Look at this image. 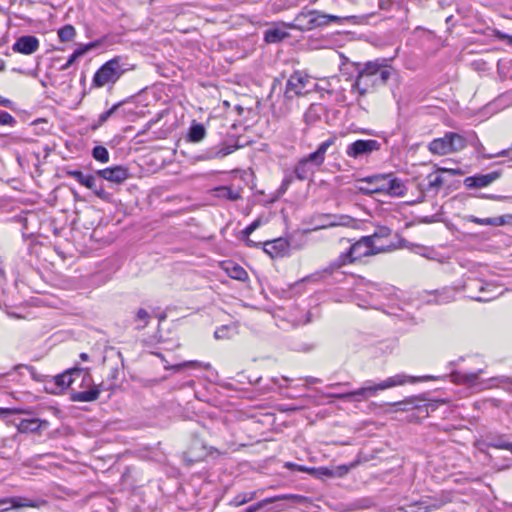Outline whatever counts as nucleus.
Instances as JSON below:
<instances>
[{"instance_id":"5701e85b","label":"nucleus","mask_w":512,"mask_h":512,"mask_svg":"<svg viewBox=\"0 0 512 512\" xmlns=\"http://www.w3.org/2000/svg\"><path fill=\"white\" fill-rule=\"evenodd\" d=\"M98 42H91L84 46H80L77 49L74 50V52L69 56L67 62L63 64L60 68L61 71L67 70L70 66H72L77 59L82 57L84 54H86L88 51H90L93 48H96L98 46Z\"/></svg>"},{"instance_id":"cd10ccee","label":"nucleus","mask_w":512,"mask_h":512,"mask_svg":"<svg viewBox=\"0 0 512 512\" xmlns=\"http://www.w3.org/2000/svg\"><path fill=\"white\" fill-rule=\"evenodd\" d=\"M289 37V33L280 28H271L265 31L264 40L267 43H278Z\"/></svg>"},{"instance_id":"680f3d73","label":"nucleus","mask_w":512,"mask_h":512,"mask_svg":"<svg viewBox=\"0 0 512 512\" xmlns=\"http://www.w3.org/2000/svg\"><path fill=\"white\" fill-rule=\"evenodd\" d=\"M450 172L453 174V175H462V171L460 169H454V170H450Z\"/></svg>"},{"instance_id":"a19ab883","label":"nucleus","mask_w":512,"mask_h":512,"mask_svg":"<svg viewBox=\"0 0 512 512\" xmlns=\"http://www.w3.org/2000/svg\"><path fill=\"white\" fill-rule=\"evenodd\" d=\"M314 19H315L314 28L324 27V26L329 25L328 14H325L318 10H315Z\"/></svg>"},{"instance_id":"393cba45","label":"nucleus","mask_w":512,"mask_h":512,"mask_svg":"<svg viewBox=\"0 0 512 512\" xmlns=\"http://www.w3.org/2000/svg\"><path fill=\"white\" fill-rule=\"evenodd\" d=\"M43 423L47 424L46 421H41L38 418L22 419L17 425V429L20 433L37 432Z\"/></svg>"},{"instance_id":"c03bdc74","label":"nucleus","mask_w":512,"mask_h":512,"mask_svg":"<svg viewBox=\"0 0 512 512\" xmlns=\"http://www.w3.org/2000/svg\"><path fill=\"white\" fill-rule=\"evenodd\" d=\"M284 467L289 469V470L305 472V473H309V474H310V472H314V470L309 468V467H306V466H303V465H298V464H295V463H292V462H286L284 464Z\"/></svg>"},{"instance_id":"6e6d98bb","label":"nucleus","mask_w":512,"mask_h":512,"mask_svg":"<svg viewBox=\"0 0 512 512\" xmlns=\"http://www.w3.org/2000/svg\"><path fill=\"white\" fill-rule=\"evenodd\" d=\"M245 243L248 247H258L260 243L254 242L249 238V236H243Z\"/></svg>"},{"instance_id":"79ce46f5","label":"nucleus","mask_w":512,"mask_h":512,"mask_svg":"<svg viewBox=\"0 0 512 512\" xmlns=\"http://www.w3.org/2000/svg\"><path fill=\"white\" fill-rule=\"evenodd\" d=\"M15 124L16 119L10 113L0 110V125L12 127Z\"/></svg>"},{"instance_id":"09e8293b","label":"nucleus","mask_w":512,"mask_h":512,"mask_svg":"<svg viewBox=\"0 0 512 512\" xmlns=\"http://www.w3.org/2000/svg\"><path fill=\"white\" fill-rule=\"evenodd\" d=\"M118 373H119L118 368L111 369L110 374L108 376V380L111 383L109 384V387L107 389L112 388L115 385V380L118 378Z\"/></svg>"},{"instance_id":"39448f33","label":"nucleus","mask_w":512,"mask_h":512,"mask_svg":"<svg viewBox=\"0 0 512 512\" xmlns=\"http://www.w3.org/2000/svg\"><path fill=\"white\" fill-rule=\"evenodd\" d=\"M424 378H417L413 376H407L405 374H397L395 376L389 377L384 381H381L377 384H372L370 381L367 382L366 386L361 387L357 390L346 392V393H338L333 394L332 396L341 399V400H355V401H361L366 400L370 396H375L378 391L385 390L388 388H392L399 385H404L407 382L414 383L420 380H423Z\"/></svg>"},{"instance_id":"bf43d9fd","label":"nucleus","mask_w":512,"mask_h":512,"mask_svg":"<svg viewBox=\"0 0 512 512\" xmlns=\"http://www.w3.org/2000/svg\"><path fill=\"white\" fill-rule=\"evenodd\" d=\"M14 410H11L9 408H0V415H7L13 413Z\"/></svg>"},{"instance_id":"e2e57ef3","label":"nucleus","mask_w":512,"mask_h":512,"mask_svg":"<svg viewBox=\"0 0 512 512\" xmlns=\"http://www.w3.org/2000/svg\"><path fill=\"white\" fill-rule=\"evenodd\" d=\"M5 69V62L0 59V71H3Z\"/></svg>"},{"instance_id":"0eeeda50","label":"nucleus","mask_w":512,"mask_h":512,"mask_svg":"<svg viewBox=\"0 0 512 512\" xmlns=\"http://www.w3.org/2000/svg\"><path fill=\"white\" fill-rule=\"evenodd\" d=\"M357 182H381V185L374 188L358 187V191L365 195L387 193L390 196L402 197L407 191L404 182L399 178L392 177V174H376L359 179Z\"/></svg>"},{"instance_id":"2eb2a0df","label":"nucleus","mask_w":512,"mask_h":512,"mask_svg":"<svg viewBox=\"0 0 512 512\" xmlns=\"http://www.w3.org/2000/svg\"><path fill=\"white\" fill-rule=\"evenodd\" d=\"M240 146L237 144V141L231 142H222L218 146L213 147L207 150L203 155L199 158L201 160H211L216 158H224L227 155L236 151Z\"/></svg>"},{"instance_id":"603ef678","label":"nucleus","mask_w":512,"mask_h":512,"mask_svg":"<svg viewBox=\"0 0 512 512\" xmlns=\"http://www.w3.org/2000/svg\"><path fill=\"white\" fill-rule=\"evenodd\" d=\"M411 404L410 401H400L396 402L394 405L399 407V410L407 411L409 410V405Z\"/></svg>"},{"instance_id":"ea45409f","label":"nucleus","mask_w":512,"mask_h":512,"mask_svg":"<svg viewBox=\"0 0 512 512\" xmlns=\"http://www.w3.org/2000/svg\"><path fill=\"white\" fill-rule=\"evenodd\" d=\"M427 178L429 190H438L443 185V178L439 175L430 174Z\"/></svg>"},{"instance_id":"9d476101","label":"nucleus","mask_w":512,"mask_h":512,"mask_svg":"<svg viewBox=\"0 0 512 512\" xmlns=\"http://www.w3.org/2000/svg\"><path fill=\"white\" fill-rule=\"evenodd\" d=\"M381 143L374 139H358L346 147L345 153L352 159H363L379 151Z\"/></svg>"},{"instance_id":"dca6fc26","label":"nucleus","mask_w":512,"mask_h":512,"mask_svg":"<svg viewBox=\"0 0 512 512\" xmlns=\"http://www.w3.org/2000/svg\"><path fill=\"white\" fill-rule=\"evenodd\" d=\"M39 40L33 35H24L19 37L12 46V50L17 53L30 55L39 48Z\"/></svg>"},{"instance_id":"49530a36","label":"nucleus","mask_w":512,"mask_h":512,"mask_svg":"<svg viewBox=\"0 0 512 512\" xmlns=\"http://www.w3.org/2000/svg\"><path fill=\"white\" fill-rule=\"evenodd\" d=\"M261 225V219L254 220L250 225H248L243 231V236H249L251 233H253L259 226Z\"/></svg>"},{"instance_id":"423d86ee","label":"nucleus","mask_w":512,"mask_h":512,"mask_svg":"<svg viewBox=\"0 0 512 512\" xmlns=\"http://www.w3.org/2000/svg\"><path fill=\"white\" fill-rule=\"evenodd\" d=\"M134 68L135 66L127 63L124 57L115 56L95 72L92 87L102 88L106 85H114L125 72L134 70Z\"/></svg>"},{"instance_id":"0e129e2a","label":"nucleus","mask_w":512,"mask_h":512,"mask_svg":"<svg viewBox=\"0 0 512 512\" xmlns=\"http://www.w3.org/2000/svg\"><path fill=\"white\" fill-rule=\"evenodd\" d=\"M80 358L84 361L88 360V355L86 353H81Z\"/></svg>"},{"instance_id":"5fc2aeb1","label":"nucleus","mask_w":512,"mask_h":512,"mask_svg":"<svg viewBox=\"0 0 512 512\" xmlns=\"http://www.w3.org/2000/svg\"><path fill=\"white\" fill-rule=\"evenodd\" d=\"M348 471H349V467H348V466L343 465V466H339V467L337 468V472H335V473H336V476H343V475H345Z\"/></svg>"},{"instance_id":"aec40b11","label":"nucleus","mask_w":512,"mask_h":512,"mask_svg":"<svg viewBox=\"0 0 512 512\" xmlns=\"http://www.w3.org/2000/svg\"><path fill=\"white\" fill-rule=\"evenodd\" d=\"M466 219L467 221L478 225L504 226L512 223V214L490 218H479L474 215H469Z\"/></svg>"},{"instance_id":"6ab92c4d","label":"nucleus","mask_w":512,"mask_h":512,"mask_svg":"<svg viewBox=\"0 0 512 512\" xmlns=\"http://www.w3.org/2000/svg\"><path fill=\"white\" fill-rule=\"evenodd\" d=\"M466 289L472 290L473 288H477L479 291V294H471L470 297L473 300L479 301V302H488L491 301L496 297V295H485V293L489 292V288L492 287L490 284H486L481 280H472L469 283L466 284Z\"/></svg>"},{"instance_id":"c9c22d12","label":"nucleus","mask_w":512,"mask_h":512,"mask_svg":"<svg viewBox=\"0 0 512 512\" xmlns=\"http://www.w3.org/2000/svg\"><path fill=\"white\" fill-rule=\"evenodd\" d=\"M75 34H76L75 28L70 24L63 26L58 31L59 39L62 42H67V41L72 40L73 37L75 36Z\"/></svg>"},{"instance_id":"72a5a7b5","label":"nucleus","mask_w":512,"mask_h":512,"mask_svg":"<svg viewBox=\"0 0 512 512\" xmlns=\"http://www.w3.org/2000/svg\"><path fill=\"white\" fill-rule=\"evenodd\" d=\"M476 150H477V153L480 157L484 158V159H493L495 157H505L508 155V150H502L500 152H497V153H493V154H488V153H485L484 150V146L480 143V141L477 139L476 141Z\"/></svg>"},{"instance_id":"f704fd0d","label":"nucleus","mask_w":512,"mask_h":512,"mask_svg":"<svg viewBox=\"0 0 512 512\" xmlns=\"http://www.w3.org/2000/svg\"><path fill=\"white\" fill-rule=\"evenodd\" d=\"M92 156L101 163H107L109 161V152L106 147L101 145H97L93 148Z\"/></svg>"},{"instance_id":"69168bd1","label":"nucleus","mask_w":512,"mask_h":512,"mask_svg":"<svg viewBox=\"0 0 512 512\" xmlns=\"http://www.w3.org/2000/svg\"><path fill=\"white\" fill-rule=\"evenodd\" d=\"M187 455H189L190 459L193 460L194 459V455L192 453V449H190L188 452H187Z\"/></svg>"},{"instance_id":"de8ad7c7","label":"nucleus","mask_w":512,"mask_h":512,"mask_svg":"<svg viewBox=\"0 0 512 512\" xmlns=\"http://www.w3.org/2000/svg\"><path fill=\"white\" fill-rule=\"evenodd\" d=\"M228 327L222 326L214 332V336L216 339H224L227 337Z\"/></svg>"},{"instance_id":"4be33fe9","label":"nucleus","mask_w":512,"mask_h":512,"mask_svg":"<svg viewBox=\"0 0 512 512\" xmlns=\"http://www.w3.org/2000/svg\"><path fill=\"white\" fill-rule=\"evenodd\" d=\"M482 373V369H479L477 372H455L452 374L454 382L457 384H464L468 386H475L478 384L479 374Z\"/></svg>"},{"instance_id":"a18cd8bd","label":"nucleus","mask_w":512,"mask_h":512,"mask_svg":"<svg viewBox=\"0 0 512 512\" xmlns=\"http://www.w3.org/2000/svg\"><path fill=\"white\" fill-rule=\"evenodd\" d=\"M390 234L391 230L388 227H380L374 234L369 235L368 237H372L373 243L376 244V239L388 237Z\"/></svg>"},{"instance_id":"f03ea898","label":"nucleus","mask_w":512,"mask_h":512,"mask_svg":"<svg viewBox=\"0 0 512 512\" xmlns=\"http://www.w3.org/2000/svg\"><path fill=\"white\" fill-rule=\"evenodd\" d=\"M336 140V136L329 137L318 146L316 151L298 160L292 172L285 171V176L278 193L284 194L294 181V178L300 181L310 179L314 175L315 169L324 163L328 149L335 144Z\"/></svg>"},{"instance_id":"6e6552de","label":"nucleus","mask_w":512,"mask_h":512,"mask_svg":"<svg viewBox=\"0 0 512 512\" xmlns=\"http://www.w3.org/2000/svg\"><path fill=\"white\" fill-rule=\"evenodd\" d=\"M467 146L466 138L456 132H446L443 137L435 138L428 144V150L438 156L462 151Z\"/></svg>"},{"instance_id":"f8f14e48","label":"nucleus","mask_w":512,"mask_h":512,"mask_svg":"<svg viewBox=\"0 0 512 512\" xmlns=\"http://www.w3.org/2000/svg\"><path fill=\"white\" fill-rule=\"evenodd\" d=\"M500 171H492L488 174H476L466 177L463 181L467 189H480L489 186L501 177Z\"/></svg>"},{"instance_id":"bb28decb","label":"nucleus","mask_w":512,"mask_h":512,"mask_svg":"<svg viewBox=\"0 0 512 512\" xmlns=\"http://www.w3.org/2000/svg\"><path fill=\"white\" fill-rule=\"evenodd\" d=\"M87 189L93 191V193L101 200L105 201V202H112V194L107 192L105 189H104V186H103V183L100 182L98 183L96 177L94 175H92L91 177V186L90 187H86Z\"/></svg>"},{"instance_id":"13d9d810","label":"nucleus","mask_w":512,"mask_h":512,"mask_svg":"<svg viewBox=\"0 0 512 512\" xmlns=\"http://www.w3.org/2000/svg\"><path fill=\"white\" fill-rule=\"evenodd\" d=\"M499 38L506 40L509 45H512V36L511 35L500 34Z\"/></svg>"},{"instance_id":"338daca9","label":"nucleus","mask_w":512,"mask_h":512,"mask_svg":"<svg viewBox=\"0 0 512 512\" xmlns=\"http://www.w3.org/2000/svg\"><path fill=\"white\" fill-rule=\"evenodd\" d=\"M449 299V297H445L443 300H439L437 301V303H443V302H447Z\"/></svg>"},{"instance_id":"b1692460","label":"nucleus","mask_w":512,"mask_h":512,"mask_svg":"<svg viewBox=\"0 0 512 512\" xmlns=\"http://www.w3.org/2000/svg\"><path fill=\"white\" fill-rule=\"evenodd\" d=\"M486 445L496 449L509 450L512 453V443L504 435H488Z\"/></svg>"},{"instance_id":"3c124183","label":"nucleus","mask_w":512,"mask_h":512,"mask_svg":"<svg viewBox=\"0 0 512 512\" xmlns=\"http://www.w3.org/2000/svg\"><path fill=\"white\" fill-rule=\"evenodd\" d=\"M482 198H486V199H492V200H497V201H503V200H506L508 199L509 197L508 196H501V195H482L481 196Z\"/></svg>"},{"instance_id":"8fccbe9b","label":"nucleus","mask_w":512,"mask_h":512,"mask_svg":"<svg viewBox=\"0 0 512 512\" xmlns=\"http://www.w3.org/2000/svg\"><path fill=\"white\" fill-rule=\"evenodd\" d=\"M12 509L11 505L9 504L8 498H4L0 500V512H5Z\"/></svg>"},{"instance_id":"864d4df0","label":"nucleus","mask_w":512,"mask_h":512,"mask_svg":"<svg viewBox=\"0 0 512 512\" xmlns=\"http://www.w3.org/2000/svg\"><path fill=\"white\" fill-rule=\"evenodd\" d=\"M328 19H329V24L331 22L341 23L343 20L347 19V17H339V16H336V15L328 14Z\"/></svg>"},{"instance_id":"e433bc0d","label":"nucleus","mask_w":512,"mask_h":512,"mask_svg":"<svg viewBox=\"0 0 512 512\" xmlns=\"http://www.w3.org/2000/svg\"><path fill=\"white\" fill-rule=\"evenodd\" d=\"M151 316L150 314L143 308H140L135 317V321L139 322V324L136 326V329L141 330L144 329L150 320Z\"/></svg>"},{"instance_id":"774afa93","label":"nucleus","mask_w":512,"mask_h":512,"mask_svg":"<svg viewBox=\"0 0 512 512\" xmlns=\"http://www.w3.org/2000/svg\"><path fill=\"white\" fill-rule=\"evenodd\" d=\"M340 385H341L340 383H336V384L332 385V387H338Z\"/></svg>"},{"instance_id":"1a4fd4ad","label":"nucleus","mask_w":512,"mask_h":512,"mask_svg":"<svg viewBox=\"0 0 512 512\" xmlns=\"http://www.w3.org/2000/svg\"><path fill=\"white\" fill-rule=\"evenodd\" d=\"M312 81L310 77L302 72L295 71L287 80L285 97L292 99L296 96H303L310 92Z\"/></svg>"},{"instance_id":"7c9ffc66","label":"nucleus","mask_w":512,"mask_h":512,"mask_svg":"<svg viewBox=\"0 0 512 512\" xmlns=\"http://www.w3.org/2000/svg\"><path fill=\"white\" fill-rule=\"evenodd\" d=\"M228 275L236 280L244 281L248 278L246 270L238 264L229 263L226 267Z\"/></svg>"},{"instance_id":"37998d69","label":"nucleus","mask_w":512,"mask_h":512,"mask_svg":"<svg viewBox=\"0 0 512 512\" xmlns=\"http://www.w3.org/2000/svg\"><path fill=\"white\" fill-rule=\"evenodd\" d=\"M311 469L314 470V472H310L311 475H314L316 477H334L336 476V473L333 471V470H330L329 468H326V467H320V468H314L312 467Z\"/></svg>"},{"instance_id":"9b49d317","label":"nucleus","mask_w":512,"mask_h":512,"mask_svg":"<svg viewBox=\"0 0 512 512\" xmlns=\"http://www.w3.org/2000/svg\"><path fill=\"white\" fill-rule=\"evenodd\" d=\"M78 387L85 389L83 391H76L71 388L70 400L73 402H92L98 399L100 394V387H103V383L100 386H96L93 382L92 376L90 375V383L86 384L82 382V377H78Z\"/></svg>"},{"instance_id":"412c9836","label":"nucleus","mask_w":512,"mask_h":512,"mask_svg":"<svg viewBox=\"0 0 512 512\" xmlns=\"http://www.w3.org/2000/svg\"><path fill=\"white\" fill-rule=\"evenodd\" d=\"M263 249L271 258H275L282 255L288 249V242L283 238L266 241Z\"/></svg>"},{"instance_id":"473e14b6","label":"nucleus","mask_w":512,"mask_h":512,"mask_svg":"<svg viewBox=\"0 0 512 512\" xmlns=\"http://www.w3.org/2000/svg\"><path fill=\"white\" fill-rule=\"evenodd\" d=\"M122 105L121 102L114 104L110 109L101 113L98 117V122L93 125V129H97L102 126L110 117H112Z\"/></svg>"},{"instance_id":"a878e982","label":"nucleus","mask_w":512,"mask_h":512,"mask_svg":"<svg viewBox=\"0 0 512 512\" xmlns=\"http://www.w3.org/2000/svg\"><path fill=\"white\" fill-rule=\"evenodd\" d=\"M9 504L11 508H23V507H32L39 508L46 504L45 500H29L22 497H11L8 498Z\"/></svg>"},{"instance_id":"ddd939ff","label":"nucleus","mask_w":512,"mask_h":512,"mask_svg":"<svg viewBox=\"0 0 512 512\" xmlns=\"http://www.w3.org/2000/svg\"><path fill=\"white\" fill-rule=\"evenodd\" d=\"M319 224L315 226L314 230L326 229L336 226L349 227L354 222V219L348 215H334L322 214L318 217Z\"/></svg>"},{"instance_id":"4c0bfd02","label":"nucleus","mask_w":512,"mask_h":512,"mask_svg":"<svg viewBox=\"0 0 512 512\" xmlns=\"http://www.w3.org/2000/svg\"><path fill=\"white\" fill-rule=\"evenodd\" d=\"M255 497H256V492H254V491L249 492V493L238 494L234 497L231 504L238 507V506H241V505L255 499Z\"/></svg>"},{"instance_id":"7ed1b4c3","label":"nucleus","mask_w":512,"mask_h":512,"mask_svg":"<svg viewBox=\"0 0 512 512\" xmlns=\"http://www.w3.org/2000/svg\"><path fill=\"white\" fill-rule=\"evenodd\" d=\"M21 368L27 369L33 380L44 382L45 391L50 394L57 395L69 387L73 388L72 385L77 383L79 376L82 377V382L90 383V373L82 368L68 369L56 376L40 375L35 371L34 367L25 364H17L13 367V370L19 371Z\"/></svg>"},{"instance_id":"58836bf2","label":"nucleus","mask_w":512,"mask_h":512,"mask_svg":"<svg viewBox=\"0 0 512 512\" xmlns=\"http://www.w3.org/2000/svg\"><path fill=\"white\" fill-rule=\"evenodd\" d=\"M411 506H415L417 508L416 512H430L440 508L438 503H428L427 501L415 502L412 503Z\"/></svg>"},{"instance_id":"4d7b16f0","label":"nucleus","mask_w":512,"mask_h":512,"mask_svg":"<svg viewBox=\"0 0 512 512\" xmlns=\"http://www.w3.org/2000/svg\"><path fill=\"white\" fill-rule=\"evenodd\" d=\"M0 105L7 107V108H11L13 105V102L10 99L0 97Z\"/></svg>"},{"instance_id":"c756f323","label":"nucleus","mask_w":512,"mask_h":512,"mask_svg":"<svg viewBox=\"0 0 512 512\" xmlns=\"http://www.w3.org/2000/svg\"><path fill=\"white\" fill-rule=\"evenodd\" d=\"M65 174L68 177H71L75 179L79 184H81L84 187H90L91 186V174H84L80 170H71L67 169L65 170Z\"/></svg>"},{"instance_id":"f257e3e1","label":"nucleus","mask_w":512,"mask_h":512,"mask_svg":"<svg viewBox=\"0 0 512 512\" xmlns=\"http://www.w3.org/2000/svg\"><path fill=\"white\" fill-rule=\"evenodd\" d=\"M354 66L357 76L351 86V91L357 93L359 97H364L367 93L385 86L395 74L394 68L388 65L385 59L354 63Z\"/></svg>"},{"instance_id":"a211bd4d","label":"nucleus","mask_w":512,"mask_h":512,"mask_svg":"<svg viewBox=\"0 0 512 512\" xmlns=\"http://www.w3.org/2000/svg\"><path fill=\"white\" fill-rule=\"evenodd\" d=\"M281 500L291 501L294 503H303L306 500V498L304 496L296 495V494L278 495V496H274L271 498H266L258 503H255V504L249 506L243 512H257L262 507H264L266 504L274 503L276 501H281Z\"/></svg>"},{"instance_id":"f3484780","label":"nucleus","mask_w":512,"mask_h":512,"mask_svg":"<svg viewBox=\"0 0 512 512\" xmlns=\"http://www.w3.org/2000/svg\"><path fill=\"white\" fill-rule=\"evenodd\" d=\"M315 10L301 11L292 23L286 24V27L299 31H310L314 29Z\"/></svg>"},{"instance_id":"c85d7f7f","label":"nucleus","mask_w":512,"mask_h":512,"mask_svg":"<svg viewBox=\"0 0 512 512\" xmlns=\"http://www.w3.org/2000/svg\"><path fill=\"white\" fill-rule=\"evenodd\" d=\"M206 136V129L205 127L200 123H195L190 127L188 139L190 142H200L202 141Z\"/></svg>"},{"instance_id":"052dcab7","label":"nucleus","mask_w":512,"mask_h":512,"mask_svg":"<svg viewBox=\"0 0 512 512\" xmlns=\"http://www.w3.org/2000/svg\"><path fill=\"white\" fill-rule=\"evenodd\" d=\"M368 184V186L364 187L362 186L363 188H374L375 186H378V185H381V182H366ZM357 188L359 186H356Z\"/></svg>"},{"instance_id":"2f4dec72","label":"nucleus","mask_w":512,"mask_h":512,"mask_svg":"<svg viewBox=\"0 0 512 512\" xmlns=\"http://www.w3.org/2000/svg\"><path fill=\"white\" fill-rule=\"evenodd\" d=\"M216 196L219 198L228 199L231 201H235L241 198V195L238 191L232 190L230 187L227 186H220L215 189Z\"/></svg>"},{"instance_id":"4468645a","label":"nucleus","mask_w":512,"mask_h":512,"mask_svg":"<svg viewBox=\"0 0 512 512\" xmlns=\"http://www.w3.org/2000/svg\"><path fill=\"white\" fill-rule=\"evenodd\" d=\"M97 176L115 184H121L129 178V171L123 166H114L98 170Z\"/></svg>"},{"instance_id":"20e7f679","label":"nucleus","mask_w":512,"mask_h":512,"mask_svg":"<svg viewBox=\"0 0 512 512\" xmlns=\"http://www.w3.org/2000/svg\"><path fill=\"white\" fill-rule=\"evenodd\" d=\"M344 241L350 244L349 247L328 264L325 269L326 272L332 274L334 271L360 261L364 257L374 256L387 251L386 247L374 244L372 237L362 236L354 243H351L350 239L340 240V242Z\"/></svg>"}]
</instances>
